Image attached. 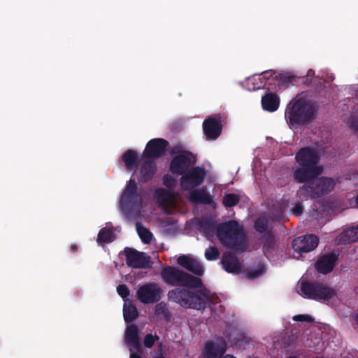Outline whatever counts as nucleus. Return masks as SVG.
I'll return each mask as SVG.
<instances>
[{
  "label": "nucleus",
  "mask_w": 358,
  "mask_h": 358,
  "mask_svg": "<svg viewBox=\"0 0 358 358\" xmlns=\"http://www.w3.org/2000/svg\"><path fill=\"white\" fill-rule=\"evenodd\" d=\"M177 263L194 275L174 266H166L161 271L163 280L174 287L197 289V291H208L199 278L205 272L203 266L196 259L182 255L177 259Z\"/></svg>",
  "instance_id": "f257e3e1"
},
{
  "label": "nucleus",
  "mask_w": 358,
  "mask_h": 358,
  "mask_svg": "<svg viewBox=\"0 0 358 358\" xmlns=\"http://www.w3.org/2000/svg\"><path fill=\"white\" fill-rule=\"evenodd\" d=\"M295 159L299 166L294 170L293 177L298 183L314 179L323 173V166L319 165L320 157L311 146L301 148L296 153Z\"/></svg>",
  "instance_id": "f03ea898"
},
{
  "label": "nucleus",
  "mask_w": 358,
  "mask_h": 358,
  "mask_svg": "<svg viewBox=\"0 0 358 358\" xmlns=\"http://www.w3.org/2000/svg\"><path fill=\"white\" fill-rule=\"evenodd\" d=\"M217 237L224 247L234 251H242L245 248L244 229L236 220L219 224L217 227Z\"/></svg>",
  "instance_id": "7ed1b4c3"
},
{
  "label": "nucleus",
  "mask_w": 358,
  "mask_h": 358,
  "mask_svg": "<svg viewBox=\"0 0 358 358\" xmlns=\"http://www.w3.org/2000/svg\"><path fill=\"white\" fill-rule=\"evenodd\" d=\"M316 108L310 101L298 99L287 106L285 116L291 127H298L310 122L315 117Z\"/></svg>",
  "instance_id": "20e7f679"
},
{
  "label": "nucleus",
  "mask_w": 358,
  "mask_h": 358,
  "mask_svg": "<svg viewBox=\"0 0 358 358\" xmlns=\"http://www.w3.org/2000/svg\"><path fill=\"white\" fill-rule=\"evenodd\" d=\"M296 192L301 200L317 199L330 193L336 186L334 179L328 177H316L307 180Z\"/></svg>",
  "instance_id": "39448f33"
},
{
  "label": "nucleus",
  "mask_w": 358,
  "mask_h": 358,
  "mask_svg": "<svg viewBox=\"0 0 358 358\" xmlns=\"http://www.w3.org/2000/svg\"><path fill=\"white\" fill-rule=\"evenodd\" d=\"M207 292H169V299L182 307L201 309L207 302Z\"/></svg>",
  "instance_id": "423d86ee"
},
{
  "label": "nucleus",
  "mask_w": 358,
  "mask_h": 358,
  "mask_svg": "<svg viewBox=\"0 0 358 358\" xmlns=\"http://www.w3.org/2000/svg\"><path fill=\"white\" fill-rule=\"evenodd\" d=\"M259 80H260V85H257L256 87H266L268 91H270L277 90L281 86H285L292 83L294 77L276 71L269 70L262 72V77H259Z\"/></svg>",
  "instance_id": "0eeeda50"
},
{
  "label": "nucleus",
  "mask_w": 358,
  "mask_h": 358,
  "mask_svg": "<svg viewBox=\"0 0 358 358\" xmlns=\"http://www.w3.org/2000/svg\"><path fill=\"white\" fill-rule=\"evenodd\" d=\"M206 176L205 169L200 166L189 169L180 179L181 188L185 191L192 190L200 186Z\"/></svg>",
  "instance_id": "6e6552de"
},
{
  "label": "nucleus",
  "mask_w": 358,
  "mask_h": 358,
  "mask_svg": "<svg viewBox=\"0 0 358 358\" xmlns=\"http://www.w3.org/2000/svg\"><path fill=\"white\" fill-rule=\"evenodd\" d=\"M124 253L128 266L135 268H150L152 262L150 256L143 252H139L134 248H125Z\"/></svg>",
  "instance_id": "1a4fd4ad"
},
{
  "label": "nucleus",
  "mask_w": 358,
  "mask_h": 358,
  "mask_svg": "<svg viewBox=\"0 0 358 358\" xmlns=\"http://www.w3.org/2000/svg\"><path fill=\"white\" fill-rule=\"evenodd\" d=\"M195 163L193 154L190 151H185L182 155H175L169 165V171L172 174L182 176Z\"/></svg>",
  "instance_id": "9d476101"
},
{
  "label": "nucleus",
  "mask_w": 358,
  "mask_h": 358,
  "mask_svg": "<svg viewBox=\"0 0 358 358\" xmlns=\"http://www.w3.org/2000/svg\"><path fill=\"white\" fill-rule=\"evenodd\" d=\"M169 142L161 138L149 141L143 151V156L145 159H158L165 155Z\"/></svg>",
  "instance_id": "9b49d317"
},
{
  "label": "nucleus",
  "mask_w": 358,
  "mask_h": 358,
  "mask_svg": "<svg viewBox=\"0 0 358 358\" xmlns=\"http://www.w3.org/2000/svg\"><path fill=\"white\" fill-rule=\"evenodd\" d=\"M203 134L208 140H216L222 134V117L219 115H212L203 122Z\"/></svg>",
  "instance_id": "f8f14e48"
},
{
  "label": "nucleus",
  "mask_w": 358,
  "mask_h": 358,
  "mask_svg": "<svg viewBox=\"0 0 358 358\" xmlns=\"http://www.w3.org/2000/svg\"><path fill=\"white\" fill-rule=\"evenodd\" d=\"M319 239L314 234H308L294 238L292 241L294 250L299 254L315 250L318 245Z\"/></svg>",
  "instance_id": "ddd939ff"
},
{
  "label": "nucleus",
  "mask_w": 358,
  "mask_h": 358,
  "mask_svg": "<svg viewBox=\"0 0 358 358\" xmlns=\"http://www.w3.org/2000/svg\"><path fill=\"white\" fill-rule=\"evenodd\" d=\"M139 201L137 193V185L134 179H130L127 182L120 198L121 205L125 208L134 207Z\"/></svg>",
  "instance_id": "4468645a"
},
{
  "label": "nucleus",
  "mask_w": 358,
  "mask_h": 358,
  "mask_svg": "<svg viewBox=\"0 0 358 358\" xmlns=\"http://www.w3.org/2000/svg\"><path fill=\"white\" fill-rule=\"evenodd\" d=\"M338 260V255L334 252L324 254L317 260L315 268L320 273L328 274L333 271Z\"/></svg>",
  "instance_id": "2eb2a0df"
},
{
  "label": "nucleus",
  "mask_w": 358,
  "mask_h": 358,
  "mask_svg": "<svg viewBox=\"0 0 358 358\" xmlns=\"http://www.w3.org/2000/svg\"><path fill=\"white\" fill-rule=\"evenodd\" d=\"M301 296L307 299L315 300L331 306L340 303L338 292H299Z\"/></svg>",
  "instance_id": "dca6fc26"
},
{
  "label": "nucleus",
  "mask_w": 358,
  "mask_h": 358,
  "mask_svg": "<svg viewBox=\"0 0 358 358\" xmlns=\"http://www.w3.org/2000/svg\"><path fill=\"white\" fill-rule=\"evenodd\" d=\"M227 344L222 338H217L208 342L203 350L206 358H220L226 350Z\"/></svg>",
  "instance_id": "f3484780"
},
{
  "label": "nucleus",
  "mask_w": 358,
  "mask_h": 358,
  "mask_svg": "<svg viewBox=\"0 0 358 358\" xmlns=\"http://www.w3.org/2000/svg\"><path fill=\"white\" fill-rule=\"evenodd\" d=\"M189 200L197 204L211 205L214 203L213 198L206 187L192 189L189 192Z\"/></svg>",
  "instance_id": "a211bd4d"
},
{
  "label": "nucleus",
  "mask_w": 358,
  "mask_h": 358,
  "mask_svg": "<svg viewBox=\"0 0 358 358\" xmlns=\"http://www.w3.org/2000/svg\"><path fill=\"white\" fill-rule=\"evenodd\" d=\"M221 263L227 273H238L241 271L239 260L232 252L224 253L222 257Z\"/></svg>",
  "instance_id": "6ab92c4d"
},
{
  "label": "nucleus",
  "mask_w": 358,
  "mask_h": 358,
  "mask_svg": "<svg viewBox=\"0 0 358 358\" xmlns=\"http://www.w3.org/2000/svg\"><path fill=\"white\" fill-rule=\"evenodd\" d=\"M119 294L124 301L123 308V315L124 321L126 322H130L136 319L138 316L136 308L128 299L129 292H119Z\"/></svg>",
  "instance_id": "aec40b11"
},
{
  "label": "nucleus",
  "mask_w": 358,
  "mask_h": 358,
  "mask_svg": "<svg viewBox=\"0 0 358 358\" xmlns=\"http://www.w3.org/2000/svg\"><path fill=\"white\" fill-rule=\"evenodd\" d=\"M150 159L146 160L141 164L140 169L139 180L142 182H147L151 180L157 172L156 164Z\"/></svg>",
  "instance_id": "412c9836"
},
{
  "label": "nucleus",
  "mask_w": 358,
  "mask_h": 358,
  "mask_svg": "<svg viewBox=\"0 0 358 358\" xmlns=\"http://www.w3.org/2000/svg\"><path fill=\"white\" fill-rule=\"evenodd\" d=\"M280 99L275 92H268L262 98V106L264 110L274 112L278 110Z\"/></svg>",
  "instance_id": "4be33fe9"
},
{
  "label": "nucleus",
  "mask_w": 358,
  "mask_h": 358,
  "mask_svg": "<svg viewBox=\"0 0 358 358\" xmlns=\"http://www.w3.org/2000/svg\"><path fill=\"white\" fill-rule=\"evenodd\" d=\"M122 160L127 170H133L137 167L138 157L137 153L133 150H127L122 155Z\"/></svg>",
  "instance_id": "5701e85b"
},
{
  "label": "nucleus",
  "mask_w": 358,
  "mask_h": 358,
  "mask_svg": "<svg viewBox=\"0 0 358 358\" xmlns=\"http://www.w3.org/2000/svg\"><path fill=\"white\" fill-rule=\"evenodd\" d=\"M155 199L160 206H167L172 201V194L164 188L159 187L155 191Z\"/></svg>",
  "instance_id": "b1692460"
},
{
  "label": "nucleus",
  "mask_w": 358,
  "mask_h": 358,
  "mask_svg": "<svg viewBox=\"0 0 358 358\" xmlns=\"http://www.w3.org/2000/svg\"><path fill=\"white\" fill-rule=\"evenodd\" d=\"M262 240L263 243V252L268 257L274 250L275 245V236L271 231H268L263 234Z\"/></svg>",
  "instance_id": "393cba45"
},
{
  "label": "nucleus",
  "mask_w": 358,
  "mask_h": 358,
  "mask_svg": "<svg viewBox=\"0 0 358 358\" xmlns=\"http://www.w3.org/2000/svg\"><path fill=\"white\" fill-rule=\"evenodd\" d=\"M340 241L343 243H355L358 241V227L348 229L341 234Z\"/></svg>",
  "instance_id": "a878e982"
},
{
  "label": "nucleus",
  "mask_w": 358,
  "mask_h": 358,
  "mask_svg": "<svg viewBox=\"0 0 358 358\" xmlns=\"http://www.w3.org/2000/svg\"><path fill=\"white\" fill-rule=\"evenodd\" d=\"M266 272V268L264 264L259 262L255 267L246 270L245 276L248 279L252 280L262 276Z\"/></svg>",
  "instance_id": "bb28decb"
},
{
  "label": "nucleus",
  "mask_w": 358,
  "mask_h": 358,
  "mask_svg": "<svg viewBox=\"0 0 358 358\" xmlns=\"http://www.w3.org/2000/svg\"><path fill=\"white\" fill-rule=\"evenodd\" d=\"M115 239V234L112 229L103 228L98 234V243H109L113 242Z\"/></svg>",
  "instance_id": "cd10ccee"
},
{
  "label": "nucleus",
  "mask_w": 358,
  "mask_h": 358,
  "mask_svg": "<svg viewBox=\"0 0 358 358\" xmlns=\"http://www.w3.org/2000/svg\"><path fill=\"white\" fill-rule=\"evenodd\" d=\"M136 231L142 242L145 244L151 243L153 235L146 227H143L140 222L136 224Z\"/></svg>",
  "instance_id": "c85d7f7f"
},
{
  "label": "nucleus",
  "mask_w": 358,
  "mask_h": 358,
  "mask_svg": "<svg viewBox=\"0 0 358 358\" xmlns=\"http://www.w3.org/2000/svg\"><path fill=\"white\" fill-rule=\"evenodd\" d=\"M159 292H137L138 299L144 303H154L159 300Z\"/></svg>",
  "instance_id": "c756f323"
},
{
  "label": "nucleus",
  "mask_w": 358,
  "mask_h": 358,
  "mask_svg": "<svg viewBox=\"0 0 358 358\" xmlns=\"http://www.w3.org/2000/svg\"><path fill=\"white\" fill-rule=\"evenodd\" d=\"M240 201V197L234 193L226 194L222 199V203L226 208H231L236 206Z\"/></svg>",
  "instance_id": "7c9ffc66"
},
{
  "label": "nucleus",
  "mask_w": 358,
  "mask_h": 358,
  "mask_svg": "<svg viewBox=\"0 0 358 358\" xmlns=\"http://www.w3.org/2000/svg\"><path fill=\"white\" fill-rule=\"evenodd\" d=\"M268 227V220L266 217H259L255 221L254 228L257 232L260 234H264L266 233Z\"/></svg>",
  "instance_id": "2f4dec72"
},
{
  "label": "nucleus",
  "mask_w": 358,
  "mask_h": 358,
  "mask_svg": "<svg viewBox=\"0 0 358 358\" xmlns=\"http://www.w3.org/2000/svg\"><path fill=\"white\" fill-rule=\"evenodd\" d=\"M155 314L162 320L169 321L171 314L169 313L165 304L160 303L156 306Z\"/></svg>",
  "instance_id": "473e14b6"
},
{
  "label": "nucleus",
  "mask_w": 358,
  "mask_h": 358,
  "mask_svg": "<svg viewBox=\"0 0 358 358\" xmlns=\"http://www.w3.org/2000/svg\"><path fill=\"white\" fill-rule=\"evenodd\" d=\"M200 227L206 236H213L215 229L217 230L215 224L209 220L202 221L200 223Z\"/></svg>",
  "instance_id": "72a5a7b5"
},
{
  "label": "nucleus",
  "mask_w": 358,
  "mask_h": 358,
  "mask_svg": "<svg viewBox=\"0 0 358 358\" xmlns=\"http://www.w3.org/2000/svg\"><path fill=\"white\" fill-rule=\"evenodd\" d=\"M301 291H334L329 288L323 287L322 286L317 285L316 287L313 284L308 282H302L301 285Z\"/></svg>",
  "instance_id": "f704fd0d"
},
{
  "label": "nucleus",
  "mask_w": 358,
  "mask_h": 358,
  "mask_svg": "<svg viewBox=\"0 0 358 358\" xmlns=\"http://www.w3.org/2000/svg\"><path fill=\"white\" fill-rule=\"evenodd\" d=\"M220 256V252L215 247H209L205 251V257L209 261L216 260Z\"/></svg>",
  "instance_id": "c9c22d12"
},
{
  "label": "nucleus",
  "mask_w": 358,
  "mask_h": 358,
  "mask_svg": "<svg viewBox=\"0 0 358 358\" xmlns=\"http://www.w3.org/2000/svg\"><path fill=\"white\" fill-rule=\"evenodd\" d=\"M163 185L169 189H172L176 185V180L169 174H165L162 178Z\"/></svg>",
  "instance_id": "e433bc0d"
},
{
  "label": "nucleus",
  "mask_w": 358,
  "mask_h": 358,
  "mask_svg": "<svg viewBox=\"0 0 358 358\" xmlns=\"http://www.w3.org/2000/svg\"><path fill=\"white\" fill-rule=\"evenodd\" d=\"M137 291H162L157 285L154 282L147 283L141 286Z\"/></svg>",
  "instance_id": "4c0bfd02"
},
{
  "label": "nucleus",
  "mask_w": 358,
  "mask_h": 358,
  "mask_svg": "<svg viewBox=\"0 0 358 358\" xmlns=\"http://www.w3.org/2000/svg\"><path fill=\"white\" fill-rule=\"evenodd\" d=\"M293 320L295 322H312L313 321V317L307 314H300L294 315L292 317Z\"/></svg>",
  "instance_id": "58836bf2"
},
{
  "label": "nucleus",
  "mask_w": 358,
  "mask_h": 358,
  "mask_svg": "<svg viewBox=\"0 0 358 358\" xmlns=\"http://www.w3.org/2000/svg\"><path fill=\"white\" fill-rule=\"evenodd\" d=\"M350 129H352L355 133L358 134V117H351L348 122Z\"/></svg>",
  "instance_id": "ea45409f"
},
{
  "label": "nucleus",
  "mask_w": 358,
  "mask_h": 358,
  "mask_svg": "<svg viewBox=\"0 0 358 358\" xmlns=\"http://www.w3.org/2000/svg\"><path fill=\"white\" fill-rule=\"evenodd\" d=\"M156 338L157 337H155L152 334H147L144 339L145 346L147 348H151L153 345V344L156 340Z\"/></svg>",
  "instance_id": "a19ab883"
},
{
  "label": "nucleus",
  "mask_w": 358,
  "mask_h": 358,
  "mask_svg": "<svg viewBox=\"0 0 358 358\" xmlns=\"http://www.w3.org/2000/svg\"><path fill=\"white\" fill-rule=\"evenodd\" d=\"M259 77H262V73L259 75H254L252 78H249L248 80L251 81L253 84V90H258L259 88L256 87L257 85H260V80H259Z\"/></svg>",
  "instance_id": "79ce46f5"
},
{
  "label": "nucleus",
  "mask_w": 358,
  "mask_h": 358,
  "mask_svg": "<svg viewBox=\"0 0 358 358\" xmlns=\"http://www.w3.org/2000/svg\"><path fill=\"white\" fill-rule=\"evenodd\" d=\"M303 211V206L301 203H296L292 209V213L295 216H300Z\"/></svg>",
  "instance_id": "37998d69"
},
{
  "label": "nucleus",
  "mask_w": 358,
  "mask_h": 358,
  "mask_svg": "<svg viewBox=\"0 0 358 358\" xmlns=\"http://www.w3.org/2000/svg\"><path fill=\"white\" fill-rule=\"evenodd\" d=\"M185 151V150H183V148L182 146L176 145L172 148L171 154L174 155H182Z\"/></svg>",
  "instance_id": "c03bdc74"
},
{
  "label": "nucleus",
  "mask_w": 358,
  "mask_h": 358,
  "mask_svg": "<svg viewBox=\"0 0 358 358\" xmlns=\"http://www.w3.org/2000/svg\"><path fill=\"white\" fill-rule=\"evenodd\" d=\"M116 291H129L128 287L126 285H119L117 287Z\"/></svg>",
  "instance_id": "a18cd8bd"
},
{
  "label": "nucleus",
  "mask_w": 358,
  "mask_h": 358,
  "mask_svg": "<svg viewBox=\"0 0 358 358\" xmlns=\"http://www.w3.org/2000/svg\"><path fill=\"white\" fill-rule=\"evenodd\" d=\"M70 250L71 252L75 253L78 250V246L75 243H72L70 247Z\"/></svg>",
  "instance_id": "49530a36"
},
{
  "label": "nucleus",
  "mask_w": 358,
  "mask_h": 358,
  "mask_svg": "<svg viewBox=\"0 0 358 358\" xmlns=\"http://www.w3.org/2000/svg\"><path fill=\"white\" fill-rule=\"evenodd\" d=\"M354 320L355 322V324L358 327V310H357V311L356 312V313H355V315L354 316Z\"/></svg>",
  "instance_id": "de8ad7c7"
},
{
  "label": "nucleus",
  "mask_w": 358,
  "mask_h": 358,
  "mask_svg": "<svg viewBox=\"0 0 358 358\" xmlns=\"http://www.w3.org/2000/svg\"><path fill=\"white\" fill-rule=\"evenodd\" d=\"M313 74H314V71H313V70H309V71H308V74H307V76H312Z\"/></svg>",
  "instance_id": "09e8293b"
},
{
  "label": "nucleus",
  "mask_w": 358,
  "mask_h": 358,
  "mask_svg": "<svg viewBox=\"0 0 358 358\" xmlns=\"http://www.w3.org/2000/svg\"><path fill=\"white\" fill-rule=\"evenodd\" d=\"M223 358H236V357L232 355H227Z\"/></svg>",
  "instance_id": "8fccbe9b"
},
{
  "label": "nucleus",
  "mask_w": 358,
  "mask_h": 358,
  "mask_svg": "<svg viewBox=\"0 0 358 358\" xmlns=\"http://www.w3.org/2000/svg\"><path fill=\"white\" fill-rule=\"evenodd\" d=\"M355 202H356V204H357V207H358V193H357V196H356Z\"/></svg>",
  "instance_id": "3c124183"
},
{
  "label": "nucleus",
  "mask_w": 358,
  "mask_h": 358,
  "mask_svg": "<svg viewBox=\"0 0 358 358\" xmlns=\"http://www.w3.org/2000/svg\"><path fill=\"white\" fill-rule=\"evenodd\" d=\"M156 358H164V357L162 355H160L159 356L157 357Z\"/></svg>",
  "instance_id": "603ef678"
},
{
  "label": "nucleus",
  "mask_w": 358,
  "mask_h": 358,
  "mask_svg": "<svg viewBox=\"0 0 358 358\" xmlns=\"http://www.w3.org/2000/svg\"><path fill=\"white\" fill-rule=\"evenodd\" d=\"M174 291H183L182 289H176Z\"/></svg>",
  "instance_id": "864d4df0"
},
{
  "label": "nucleus",
  "mask_w": 358,
  "mask_h": 358,
  "mask_svg": "<svg viewBox=\"0 0 358 358\" xmlns=\"http://www.w3.org/2000/svg\"><path fill=\"white\" fill-rule=\"evenodd\" d=\"M288 358H296L295 356H290Z\"/></svg>",
  "instance_id": "5fc2aeb1"
},
{
  "label": "nucleus",
  "mask_w": 358,
  "mask_h": 358,
  "mask_svg": "<svg viewBox=\"0 0 358 358\" xmlns=\"http://www.w3.org/2000/svg\"><path fill=\"white\" fill-rule=\"evenodd\" d=\"M343 358H351V357H344Z\"/></svg>",
  "instance_id": "6e6d98bb"
},
{
  "label": "nucleus",
  "mask_w": 358,
  "mask_h": 358,
  "mask_svg": "<svg viewBox=\"0 0 358 358\" xmlns=\"http://www.w3.org/2000/svg\"><path fill=\"white\" fill-rule=\"evenodd\" d=\"M252 358H258V357H252Z\"/></svg>",
  "instance_id": "4d7b16f0"
}]
</instances>
